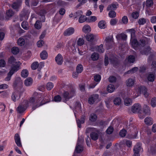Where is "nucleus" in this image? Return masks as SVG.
Masks as SVG:
<instances>
[{
	"label": "nucleus",
	"mask_w": 156,
	"mask_h": 156,
	"mask_svg": "<svg viewBox=\"0 0 156 156\" xmlns=\"http://www.w3.org/2000/svg\"><path fill=\"white\" fill-rule=\"evenodd\" d=\"M42 98L41 97H38L36 99L34 98H31L30 100V103H34L35 102V105H34L32 108L33 110H35L36 108L42 106V105L45 104V102H44L43 100H42L40 102H39L41 100Z\"/></svg>",
	"instance_id": "f257e3e1"
},
{
	"label": "nucleus",
	"mask_w": 156,
	"mask_h": 156,
	"mask_svg": "<svg viewBox=\"0 0 156 156\" xmlns=\"http://www.w3.org/2000/svg\"><path fill=\"white\" fill-rule=\"evenodd\" d=\"M76 90L74 88H72L69 91H64L62 94V97L64 98V101H68L76 95Z\"/></svg>",
	"instance_id": "f03ea898"
},
{
	"label": "nucleus",
	"mask_w": 156,
	"mask_h": 156,
	"mask_svg": "<svg viewBox=\"0 0 156 156\" xmlns=\"http://www.w3.org/2000/svg\"><path fill=\"white\" fill-rule=\"evenodd\" d=\"M8 63L9 64L12 65V66L11 67V69L12 68L16 66H19V70L20 69V63L19 61L16 62V59L13 56H10L8 60Z\"/></svg>",
	"instance_id": "7ed1b4c3"
},
{
	"label": "nucleus",
	"mask_w": 156,
	"mask_h": 156,
	"mask_svg": "<svg viewBox=\"0 0 156 156\" xmlns=\"http://www.w3.org/2000/svg\"><path fill=\"white\" fill-rule=\"evenodd\" d=\"M24 90L23 89L21 92L17 90L13 93L11 96L12 100L14 102H16L17 100H18Z\"/></svg>",
	"instance_id": "20e7f679"
},
{
	"label": "nucleus",
	"mask_w": 156,
	"mask_h": 156,
	"mask_svg": "<svg viewBox=\"0 0 156 156\" xmlns=\"http://www.w3.org/2000/svg\"><path fill=\"white\" fill-rule=\"evenodd\" d=\"M105 41V45L107 49L112 48L114 45L113 37L109 36L107 37Z\"/></svg>",
	"instance_id": "39448f33"
},
{
	"label": "nucleus",
	"mask_w": 156,
	"mask_h": 156,
	"mask_svg": "<svg viewBox=\"0 0 156 156\" xmlns=\"http://www.w3.org/2000/svg\"><path fill=\"white\" fill-rule=\"evenodd\" d=\"M18 70H19V66H18L13 67L8 73L7 76L5 78V80L7 81L9 80L12 75Z\"/></svg>",
	"instance_id": "423d86ee"
},
{
	"label": "nucleus",
	"mask_w": 156,
	"mask_h": 156,
	"mask_svg": "<svg viewBox=\"0 0 156 156\" xmlns=\"http://www.w3.org/2000/svg\"><path fill=\"white\" fill-rule=\"evenodd\" d=\"M84 141L83 139L80 140L79 138L78 140V143L76 147L75 151L77 153H80L83 150V147L80 144Z\"/></svg>",
	"instance_id": "0eeeda50"
},
{
	"label": "nucleus",
	"mask_w": 156,
	"mask_h": 156,
	"mask_svg": "<svg viewBox=\"0 0 156 156\" xmlns=\"http://www.w3.org/2000/svg\"><path fill=\"white\" fill-rule=\"evenodd\" d=\"M138 50L142 55H147L151 50V48L149 46H146L144 47H140Z\"/></svg>",
	"instance_id": "6e6552de"
},
{
	"label": "nucleus",
	"mask_w": 156,
	"mask_h": 156,
	"mask_svg": "<svg viewBox=\"0 0 156 156\" xmlns=\"http://www.w3.org/2000/svg\"><path fill=\"white\" fill-rule=\"evenodd\" d=\"M28 11L26 9H23L21 12L20 15V21H22L23 20H27L28 18V16L29 14Z\"/></svg>",
	"instance_id": "1a4fd4ad"
},
{
	"label": "nucleus",
	"mask_w": 156,
	"mask_h": 156,
	"mask_svg": "<svg viewBox=\"0 0 156 156\" xmlns=\"http://www.w3.org/2000/svg\"><path fill=\"white\" fill-rule=\"evenodd\" d=\"M141 109V107L138 103L134 104L131 108V111L134 113L139 112Z\"/></svg>",
	"instance_id": "9d476101"
},
{
	"label": "nucleus",
	"mask_w": 156,
	"mask_h": 156,
	"mask_svg": "<svg viewBox=\"0 0 156 156\" xmlns=\"http://www.w3.org/2000/svg\"><path fill=\"white\" fill-rule=\"evenodd\" d=\"M22 85L23 82L21 78L19 77H16L13 83V87H18L21 88L22 87Z\"/></svg>",
	"instance_id": "9b49d317"
},
{
	"label": "nucleus",
	"mask_w": 156,
	"mask_h": 156,
	"mask_svg": "<svg viewBox=\"0 0 156 156\" xmlns=\"http://www.w3.org/2000/svg\"><path fill=\"white\" fill-rule=\"evenodd\" d=\"M138 91L140 94L142 93L146 98L148 96V93L147 92V89L144 86H140L138 88Z\"/></svg>",
	"instance_id": "f8f14e48"
},
{
	"label": "nucleus",
	"mask_w": 156,
	"mask_h": 156,
	"mask_svg": "<svg viewBox=\"0 0 156 156\" xmlns=\"http://www.w3.org/2000/svg\"><path fill=\"white\" fill-rule=\"evenodd\" d=\"M131 41V45L133 48L136 50H138L140 48L141 45L139 44V43L136 39H133Z\"/></svg>",
	"instance_id": "ddd939ff"
},
{
	"label": "nucleus",
	"mask_w": 156,
	"mask_h": 156,
	"mask_svg": "<svg viewBox=\"0 0 156 156\" xmlns=\"http://www.w3.org/2000/svg\"><path fill=\"white\" fill-rule=\"evenodd\" d=\"M99 98V95L97 94H95L92 95L89 98L88 101L90 105L93 104Z\"/></svg>",
	"instance_id": "4468645a"
},
{
	"label": "nucleus",
	"mask_w": 156,
	"mask_h": 156,
	"mask_svg": "<svg viewBox=\"0 0 156 156\" xmlns=\"http://www.w3.org/2000/svg\"><path fill=\"white\" fill-rule=\"evenodd\" d=\"M75 30L73 27H71L66 29L63 33L65 36H69L72 35L74 32Z\"/></svg>",
	"instance_id": "2eb2a0df"
},
{
	"label": "nucleus",
	"mask_w": 156,
	"mask_h": 156,
	"mask_svg": "<svg viewBox=\"0 0 156 156\" xmlns=\"http://www.w3.org/2000/svg\"><path fill=\"white\" fill-rule=\"evenodd\" d=\"M86 116L85 115H82L81 116L80 119H76V122L78 127L79 128L81 127V124H83L85 122Z\"/></svg>",
	"instance_id": "dca6fc26"
},
{
	"label": "nucleus",
	"mask_w": 156,
	"mask_h": 156,
	"mask_svg": "<svg viewBox=\"0 0 156 156\" xmlns=\"http://www.w3.org/2000/svg\"><path fill=\"white\" fill-rule=\"evenodd\" d=\"M55 60L56 63L58 65H61L63 62V57L60 54H58L55 57Z\"/></svg>",
	"instance_id": "f3484780"
},
{
	"label": "nucleus",
	"mask_w": 156,
	"mask_h": 156,
	"mask_svg": "<svg viewBox=\"0 0 156 156\" xmlns=\"http://www.w3.org/2000/svg\"><path fill=\"white\" fill-rule=\"evenodd\" d=\"M15 142L17 145L19 147H21L22 145L20 136L18 133H16L14 136Z\"/></svg>",
	"instance_id": "a211bd4d"
},
{
	"label": "nucleus",
	"mask_w": 156,
	"mask_h": 156,
	"mask_svg": "<svg viewBox=\"0 0 156 156\" xmlns=\"http://www.w3.org/2000/svg\"><path fill=\"white\" fill-rule=\"evenodd\" d=\"M141 144L140 143H137L134 146L133 149V152H135L136 153H139L140 151L141 150L142 148L141 147Z\"/></svg>",
	"instance_id": "6ab92c4d"
},
{
	"label": "nucleus",
	"mask_w": 156,
	"mask_h": 156,
	"mask_svg": "<svg viewBox=\"0 0 156 156\" xmlns=\"http://www.w3.org/2000/svg\"><path fill=\"white\" fill-rule=\"evenodd\" d=\"M135 83V80L131 78L127 80L126 81L127 86L128 87H131L133 86Z\"/></svg>",
	"instance_id": "aec40b11"
},
{
	"label": "nucleus",
	"mask_w": 156,
	"mask_h": 156,
	"mask_svg": "<svg viewBox=\"0 0 156 156\" xmlns=\"http://www.w3.org/2000/svg\"><path fill=\"white\" fill-rule=\"evenodd\" d=\"M153 5V0H147L145 3L146 6L147 8H149L152 6ZM145 5V2H144L143 4V7H144Z\"/></svg>",
	"instance_id": "412c9836"
},
{
	"label": "nucleus",
	"mask_w": 156,
	"mask_h": 156,
	"mask_svg": "<svg viewBox=\"0 0 156 156\" xmlns=\"http://www.w3.org/2000/svg\"><path fill=\"white\" fill-rule=\"evenodd\" d=\"M14 14V12L12 9H9L7 10L6 13L5 18L6 20H8L9 18L12 17Z\"/></svg>",
	"instance_id": "4be33fe9"
},
{
	"label": "nucleus",
	"mask_w": 156,
	"mask_h": 156,
	"mask_svg": "<svg viewBox=\"0 0 156 156\" xmlns=\"http://www.w3.org/2000/svg\"><path fill=\"white\" fill-rule=\"evenodd\" d=\"M33 83L32 79L29 77L26 79L24 82L25 85L27 87H29L31 86Z\"/></svg>",
	"instance_id": "5701e85b"
},
{
	"label": "nucleus",
	"mask_w": 156,
	"mask_h": 156,
	"mask_svg": "<svg viewBox=\"0 0 156 156\" xmlns=\"http://www.w3.org/2000/svg\"><path fill=\"white\" fill-rule=\"evenodd\" d=\"M76 44V41L73 40H70L68 43V46L70 47L72 50H74L76 49L75 46Z\"/></svg>",
	"instance_id": "b1692460"
},
{
	"label": "nucleus",
	"mask_w": 156,
	"mask_h": 156,
	"mask_svg": "<svg viewBox=\"0 0 156 156\" xmlns=\"http://www.w3.org/2000/svg\"><path fill=\"white\" fill-rule=\"evenodd\" d=\"M118 5V4L117 2L115 4L112 3L108 5L107 9L108 11L110 10H115L117 8L116 6Z\"/></svg>",
	"instance_id": "393cba45"
},
{
	"label": "nucleus",
	"mask_w": 156,
	"mask_h": 156,
	"mask_svg": "<svg viewBox=\"0 0 156 156\" xmlns=\"http://www.w3.org/2000/svg\"><path fill=\"white\" fill-rule=\"evenodd\" d=\"M94 38V36L92 34H87L86 35V39L89 41L92 42Z\"/></svg>",
	"instance_id": "a878e982"
},
{
	"label": "nucleus",
	"mask_w": 156,
	"mask_h": 156,
	"mask_svg": "<svg viewBox=\"0 0 156 156\" xmlns=\"http://www.w3.org/2000/svg\"><path fill=\"white\" fill-rule=\"evenodd\" d=\"M41 58L43 60L46 59L48 57V54L47 52L45 51H43L40 53Z\"/></svg>",
	"instance_id": "bb28decb"
},
{
	"label": "nucleus",
	"mask_w": 156,
	"mask_h": 156,
	"mask_svg": "<svg viewBox=\"0 0 156 156\" xmlns=\"http://www.w3.org/2000/svg\"><path fill=\"white\" fill-rule=\"evenodd\" d=\"M91 59L93 61H95L98 59L99 58V55L98 53L96 52L93 53L91 55Z\"/></svg>",
	"instance_id": "cd10ccee"
},
{
	"label": "nucleus",
	"mask_w": 156,
	"mask_h": 156,
	"mask_svg": "<svg viewBox=\"0 0 156 156\" xmlns=\"http://www.w3.org/2000/svg\"><path fill=\"white\" fill-rule=\"evenodd\" d=\"M144 121L146 124L147 125H151L153 123L151 118L149 117L146 118L144 119Z\"/></svg>",
	"instance_id": "c85d7f7f"
},
{
	"label": "nucleus",
	"mask_w": 156,
	"mask_h": 156,
	"mask_svg": "<svg viewBox=\"0 0 156 156\" xmlns=\"http://www.w3.org/2000/svg\"><path fill=\"white\" fill-rule=\"evenodd\" d=\"M96 51L99 53H103L104 51L103 45L101 44L99 46H97L96 48Z\"/></svg>",
	"instance_id": "c756f323"
},
{
	"label": "nucleus",
	"mask_w": 156,
	"mask_h": 156,
	"mask_svg": "<svg viewBox=\"0 0 156 156\" xmlns=\"http://www.w3.org/2000/svg\"><path fill=\"white\" fill-rule=\"evenodd\" d=\"M115 87L112 84H109L107 87V90L109 93H112L114 90Z\"/></svg>",
	"instance_id": "7c9ffc66"
},
{
	"label": "nucleus",
	"mask_w": 156,
	"mask_h": 156,
	"mask_svg": "<svg viewBox=\"0 0 156 156\" xmlns=\"http://www.w3.org/2000/svg\"><path fill=\"white\" fill-rule=\"evenodd\" d=\"M82 30L86 33L90 32L91 31L90 27L88 25H85L83 27Z\"/></svg>",
	"instance_id": "2f4dec72"
},
{
	"label": "nucleus",
	"mask_w": 156,
	"mask_h": 156,
	"mask_svg": "<svg viewBox=\"0 0 156 156\" xmlns=\"http://www.w3.org/2000/svg\"><path fill=\"white\" fill-rule=\"evenodd\" d=\"M90 136L92 140H96L98 139V135L95 132H92L90 134Z\"/></svg>",
	"instance_id": "473e14b6"
},
{
	"label": "nucleus",
	"mask_w": 156,
	"mask_h": 156,
	"mask_svg": "<svg viewBox=\"0 0 156 156\" xmlns=\"http://www.w3.org/2000/svg\"><path fill=\"white\" fill-rule=\"evenodd\" d=\"M83 70V67L82 65L80 64H78L76 67V71L77 73H81Z\"/></svg>",
	"instance_id": "72a5a7b5"
},
{
	"label": "nucleus",
	"mask_w": 156,
	"mask_h": 156,
	"mask_svg": "<svg viewBox=\"0 0 156 156\" xmlns=\"http://www.w3.org/2000/svg\"><path fill=\"white\" fill-rule=\"evenodd\" d=\"M111 62L114 66H116L118 64V59L116 58L112 57L110 59Z\"/></svg>",
	"instance_id": "f704fd0d"
},
{
	"label": "nucleus",
	"mask_w": 156,
	"mask_h": 156,
	"mask_svg": "<svg viewBox=\"0 0 156 156\" xmlns=\"http://www.w3.org/2000/svg\"><path fill=\"white\" fill-rule=\"evenodd\" d=\"M21 26L25 30H28L29 29L28 23L26 21H24L22 22Z\"/></svg>",
	"instance_id": "c9c22d12"
},
{
	"label": "nucleus",
	"mask_w": 156,
	"mask_h": 156,
	"mask_svg": "<svg viewBox=\"0 0 156 156\" xmlns=\"http://www.w3.org/2000/svg\"><path fill=\"white\" fill-rule=\"evenodd\" d=\"M131 34V41L135 37V31L133 29H128L127 30Z\"/></svg>",
	"instance_id": "e433bc0d"
},
{
	"label": "nucleus",
	"mask_w": 156,
	"mask_h": 156,
	"mask_svg": "<svg viewBox=\"0 0 156 156\" xmlns=\"http://www.w3.org/2000/svg\"><path fill=\"white\" fill-rule=\"evenodd\" d=\"M124 102L125 105L128 106L132 103V101L129 98H126L124 100Z\"/></svg>",
	"instance_id": "4c0bfd02"
},
{
	"label": "nucleus",
	"mask_w": 156,
	"mask_h": 156,
	"mask_svg": "<svg viewBox=\"0 0 156 156\" xmlns=\"http://www.w3.org/2000/svg\"><path fill=\"white\" fill-rule=\"evenodd\" d=\"M98 27L101 29H105L106 27L105 23L104 20L99 21L98 23Z\"/></svg>",
	"instance_id": "58836bf2"
},
{
	"label": "nucleus",
	"mask_w": 156,
	"mask_h": 156,
	"mask_svg": "<svg viewBox=\"0 0 156 156\" xmlns=\"http://www.w3.org/2000/svg\"><path fill=\"white\" fill-rule=\"evenodd\" d=\"M97 119V116L96 114L94 113L91 114L89 117V120L92 122L96 121Z\"/></svg>",
	"instance_id": "ea45409f"
},
{
	"label": "nucleus",
	"mask_w": 156,
	"mask_h": 156,
	"mask_svg": "<svg viewBox=\"0 0 156 156\" xmlns=\"http://www.w3.org/2000/svg\"><path fill=\"white\" fill-rule=\"evenodd\" d=\"M127 61L130 63H133L135 61V58L134 56L133 55H129L126 59Z\"/></svg>",
	"instance_id": "a19ab883"
},
{
	"label": "nucleus",
	"mask_w": 156,
	"mask_h": 156,
	"mask_svg": "<svg viewBox=\"0 0 156 156\" xmlns=\"http://www.w3.org/2000/svg\"><path fill=\"white\" fill-rule=\"evenodd\" d=\"M28 75V72L26 69L23 70L21 73V76L22 77L26 78L27 77Z\"/></svg>",
	"instance_id": "79ce46f5"
},
{
	"label": "nucleus",
	"mask_w": 156,
	"mask_h": 156,
	"mask_svg": "<svg viewBox=\"0 0 156 156\" xmlns=\"http://www.w3.org/2000/svg\"><path fill=\"white\" fill-rule=\"evenodd\" d=\"M150 110L149 107L147 105H145L143 108V112L145 114L149 115Z\"/></svg>",
	"instance_id": "37998d69"
},
{
	"label": "nucleus",
	"mask_w": 156,
	"mask_h": 156,
	"mask_svg": "<svg viewBox=\"0 0 156 156\" xmlns=\"http://www.w3.org/2000/svg\"><path fill=\"white\" fill-rule=\"evenodd\" d=\"M84 43V40L82 38L80 37L78 38L77 41V44L78 45L81 46L83 45Z\"/></svg>",
	"instance_id": "c03bdc74"
},
{
	"label": "nucleus",
	"mask_w": 156,
	"mask_h": 156,
	"mask_svg": "<svg viewBox=\"0 0 156 156\" xmlns=\"http://www.w3.org/2000/svg\"><path fill=\"white\" fill-rule=\"evenodd\" d=\"M25 43V41L24 39L21 38H19L17 41L18 45L20 46L23 45Z\"/></svg>",
	"instance_id": "a18cd8bd"
},
{
	"label": "nucleus",
	"mask_w": 156,
	"mask_h": 156,
	"mask_svg": "<svg viewBox=\"0 0 156 156\" xmlns=\"http://www.w3.org/2000/svg\"><path fill=\"white\" fill-rule=\"evenodd\" d=\"M83 12L81 10H79L74 13V16L75 18H77V17H79L83 15Z\"/></svg>",
	"instance_id": "49530a36"
},
{
	"label": "nucleus",
	"mask_w": 156,
	"mask_h": 156,
	"mask_svg": "<svg viewBox=\"0 0 156 156\" xmlns=\"http://www.w3.org/2000/svg\"><path fill=\"white\" fill-rule=\"evenodd\" d=\"M114 103L116 105H119L121 103V100L120 98L119 97L115 98L114 100Z\"/></svg>",
	"instance_id": "de8ad7c7"
},
{
	"label": "nucleus",
	"mask_w": 156,
	"mask_h": 156,
	"mask_svg": "<svg viewBox=\"0 0 156 156\" xmlns=\"http://www.w3.org/2000/svg\"><path fill=\"white\" fill-rule=\"evenodd\" d=\"M146 22V20L143 18L140 19L138 20V23L140 25H143Z\"/></svg>",
	"instance_id": "09e8293b"
},
{
	"label": "nucleus",
	"mask_w": 156,
	"mask_h": 156,
	"mask_svg": "<svg viewBox=\"0 0 156 156\" xmlns=\"http://www.w3.org/2000/svg\"><path fill=\"white\" fill-rule=\"evenodd\" d=\"M87 17L84 15H82L79 19V22L80 23H82L86 21Z\"/></svg>",
	"instance_id": "8fccbe9b"
},
{
	"label": "nucleus",
	"mask_w": 156,
	"mask_h": 156,
	"mask_svg": "<svg viewBox=\"0 0 156 156\" xmlns=\"http://www.w3.org/2000/svg\"><path fill=\"white\" fill-rule=\"evenodd\" d=\"M25 109L23 106L22 105L19 106L17 108V111L18 113H21L25 111Z\"/></svg>",
	"instance_id": "3c124183"
},
{
	"label": "nucleus",
	"mask_w": 156,
	"mask_h": 156,
	"mask_svg": "<svg viewBox=\"0 0 156 156\" xmlns=\"http://www.w3.org/2000/svg\"><path fill=\"white\" fill-rule=\"evenodd\" d=\"M19 49L17 47H13L12 48V52L13 54H17L19 53Z\"/></svg>",
	"instance_id": "603ef678"
},
{
	"label": "nucleus",
	"mask_w": 156,
	"mask_h": 156,
	"mask_svg": "<svg viewBox=\"0 0 156 156\" xmlns=\"http://www.w3.org/2000/svg\"><path fill=\"white\" fill-rule=\"evenodd\" d=\"M147 79L150 81H153L154 80V75L153 74H149L148 76Z\"/></svg>",
	"instance_id": "864d4df0"
},
{
	"label": "nucleus",
	"mask_w": 156,
	"mask_h": 156,
	"mask_svg": "<svg viewBox=\"0 0 156 156\" xmlns=\"http://www.w3.org/2000/svg\"><path fill=\"white\" fill-rule=\"evenodd\" d=\"M119 134L120 136L124 137L126 134V131L125 129H123L120 131Z\"/></svg>",
	"instance_id": "5fc2aeb1"
},
{
	"label": "nucleus",
	"mask_w": 156,
	"mask_h": 156,
	"mask_svg": "<svg viewBox=\"0 0 156 156\" xmlns=\"http://www.w3.org/2000/svg\"><path fill=\"white\" fill-rule=\"evenodd\" d=\"M46 88L48 90H51L53 87L54 85L52 83L48 82L46 84Z\"/></svg>",
	"instance_id": "6e6d98bb"
},
{
	"label": "nucleus",
	"mask_w": 156,
	"mask_h": 156,
	"mask_svg": "<svg viewBox=\"0 0 156 156\" xmlns=\"http://www.w3.org/2000/svg\"><path fill=\"white\" fill-rule=\"evenodd\" d=\"M108 16L110 18H113L116 16V13L114 11H111L108 13Z\"/></svg>",
	"instance_id": "4d7b16f0"
},
{
	"label": "nucleus",
	"mask_w": 156,
	"mask_h": 156,
	"mask_svg": "<svg viewBox=\"0 0 156 156\" xmlns=\"http://www.w3.org/2000/svg\"><path fill=\"white\" fill-rule=\"evenodd\" d=\"M38 63L37 62H33L31 66V69L33 70H35L37 69L38 66Z\"/></svg>",
	"instance_id": "13d9d810"
},
{
	"label": "nucleus",
	"mask_w": 156,
	"mask_h": 156,
	"mask_svg": "<svg viewBox=\"0 0 156 156\" xmlns=\"http://www.w3.org/2000/svg\"><path fill=\"white\" fill-rule=\"evenodd\" d=\"M138 69V68L137 67H134L129 70L127 72V74H129L130 73H134L136 72Z\"/></svg>",
	"instance_id": "bf43d9fd"
},
{
	"label": "nucleus",
	"mask_w": 156,
	"mask_h": 156,
	"mask_svg": "<svg viewBox=\"0 0 156 156\" xmlns=\"http://www.w3.org/2000/svg\"><path fill=\"white\" fill-rule=\"evenodd\" d=\"M19 6V4L18 3L15 2L12 4V7L13 9H16L17 11Z\"/></svg>",
	"instance_id": "052dcab7"
},
{
	"label": "nucleus",
	"mask_w": 156,
	"mask_h": 156,
	"mask_svg": "<svg viewBox=\"0 0 156 156\" xmlns=\"http://www.w3.org/2000/svg\"><path fill=\"white\" fill-rule=\"evenodd\" d=\"M151 104L153 107L156 106V98L154 97L151 99Z\"/></svg>",
	"instance_id": "680f3d73"
},
{
	"label": "nucleus",
	"mask_w": 156,
	"mask_h": 156,
	"mask_svg": "<svg viewBox=\"0 0 156 156\" xmlns=\"http://www.w3.org/2000/svg\"><path fill=\"white\" fill-rule=\"evenodd\" d=\"M114 130L113 127L110 126L106 130V132L108 134H110L112 133Z\"/></svg>",
	"instance_id": "e2e57ef3"
},
{
	"label": "nucleus",
	"mask_w": 156,
	"mask_h": 156,
	"mask_svg": "<svg viewBox=\"0 0 156 156\" xmlns=\"http://www.w3.org/2000/svg\"><path fill=\"white\" fill-rule=\"evenodd\" d=\"M40 21L37 20L34 24L35 28L38 30L40 29L41 28V26L40 25Z\"/></svg>",
	"instance_id": "0e129e2a"
},
{
	"label": "nucleus",
	"mask_w": 156,
	"mask_h": 156,
	"mask_svg": "<svg viewBox=\"0 0 156 156\" xmlns=\"http://www.w3.org/2000/svg\"><path fill=\"white\" fill-rule=\"evenodd\" d=\"M62 99L61 97L59 95L55 96L54 98V101L55 102H60Z\"/></svg>",
	"instance_id": "69168bd1"
},
{
	"label": "nucleus",
	"mask_w": 156,
	"mask_h": 156,
	"mask_svg": "<svg viewBox=\"0 0 156 156\" xmlns=\"http://www.w3.org/2000/svg\"><path fill=\"white\" fill-rule=\"evenodd\" d=\"M139 13L137 12H133L132 14V17L135 19H137L139 17Z\"/></svg>",
	"instance_id": "338daca9"
},
{
	"label": "nucleus",
	"mask_w": 156,
	"mask_h": 156,
	"mask_svg": "<svg viewBox=\"0 0 156 156\" xmlns=\"http://www.w3.org/2000/svg\"><path fill=\"white\" fill-rule=\"evenodd\" d=\"M122 21L123 23L124 24H127L128 22V19L127 16H123L122 18Z\"/></svg>",
	"instance_id": "774afa93"
}]
</instances>
